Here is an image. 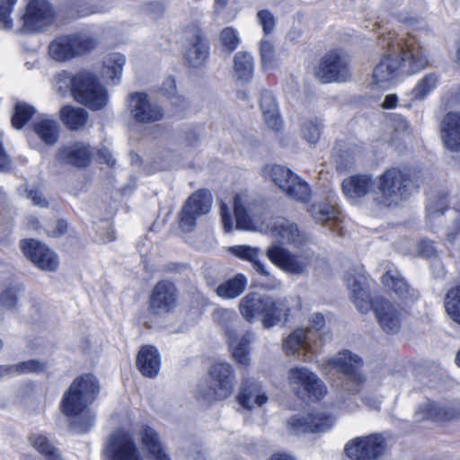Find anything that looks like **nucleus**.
Here are the masks:
<instances>
[{"label": "nucleus", "instance_id": "1", "mask_svg": "<svg viewBox=\"0 0 460 460\" xmlns=\"http://www.w3.org/2000/svg\"><path fill=\"white\" fill-rule=\"evenodd\" d=\"M347 288L351 291V299L359 312L367 313L373 308L381 329L394 334L399 332L402 325V314L388 301L382 300L373 305L367 288V278L362 267L348 271L345 276Z\"/></svg>", "mask_w": 460, "mask_h": 460}, {"label": "nucleus", "instance_id": "2", "mask_svg": "<svg viewBox=\"0 0 460 460\" xmlns=\"http://www.w3.org/2000/svg\"><path fill=\"white\" fill-rule=\"evenodd\" d=\"M379 44L394 53L402 72L407 75L419 73L429 66L426 49L414 36H398L389 31L379 39Z\"/></svg>", "mask_w": 460, "mask_h": 460}, {"label": "nucleus", "instance_id": "3", "mask_svg": "<svg viewBox=\"0 0 460 460\" xmlns=\"http://www.w3.org/2000/svg\"><path fill=\"white\" fill-rule=\"evenodd\" d=\"M99 392L100 385L94 376L85 374L75 378L63 395L62 412L68 417L81 415L96 399Z\"/></svg>", "mask_w": 460, "mask_h": 460}, {"label": "nucleus", "instance_id": "4", "mask_svg": "<svg viewBox=\"0 0 460 460\" xmlns=\"http://www.w3.org/2000/svg\"><path fill=\"white\" fill-rule=\"evenodd\" d=\"M234 370L228 363H216L209 369L208 380L201 382L196 390L198 400L212 402L228 397L234 388Z\"/></svg>", "mask_w": 460, "mask_h": 460}, {"label": "nucleus", "instance_id": "5", "mask_svg": "<svg viewBox=\"0 0 460 460\" xmlns=\"http://www.w3.org/2000/svg\"><path fill=\"white\" fill-rule=\"evenodd\" d=\"M417 183L410 174L397 168L386 170L379 178V202L385 206H397L406 199Z\"/></svg>", "mask_w": 460, "mask_h": 460}, {"label": "nucleus", "instance_id": "6", "mask_svg": "<svg viewBox=\"0 0 460 460\" xmlns=\"http://www.w3.org/2000/svg\"><path fill=\"white\" fill-rule=\"evenodd\" d=\"M96 44V40L85 33L63 34L49 43L48 50L54 61L65 63L92 51Z\"/></svg>", "mask_w": 460, "mask_h": 460}, {"label": "nucleus", "instance_id": "7", "mask_svg": "<svg viewBox=\"0 0 460 460\" xmlns=\"http://www.w3.org/2000/svg\"><path fill=\"white\" fill-rule=\"evenodd\" d=\"M75 100L93 111L105 108L109 102L107 89L90 71H80L75 75Z\"/></svg>", "mask_w": 460, "mask_h": 460}, {"label": "nucleus", "instance_id": "8", "mask_svg": "<svg viewBox=\"0 0 460 460\" xmlns=\"http://www.w3.org/2000/svg\"><path fill=\"white\" fill-rule=\"evenodd\" d=\"M267 174L288 198L300 203L309 201L311 198L310 186L289 169L275 164L269 168Z\"/></svg>", "mask_w": 460, "mask_h": 460}, {"label": "nucleus", "instance_id": "9", "mask_svg": "<svg viewBox=\"0 0 460 460\" xmlns=\"http://www.w3.org/2000/svg\"><path fill=\"white\" fill-rule=\"evenodd\" d=\"M266 255L280 270L294 275L306 274L314 261V255L311 252L294 254L277 243L267 249Z\"/></svg>", "mask_w": 460, "mask_h": 460}, {"label": "nucleus", "instance_id": "10", "mask_svg": "<svg viewBox=\"0 0 460 460\" xmlns=\"http://www.w3.org/2000/svg\"><path fill=\"white\" fill-rule=\"evenodd\" d=\"M213 198L207 190H198L185 201L179 213V227L184 233L192 232L197 221L208 214L212 207Z\"/></svg>", "mask_w": 460, "mask_h": 460}, {"label": "nucleus", "instance_id": "11", "mask_svg": "<svg viewBox=\"0 0 460 460\" xmlns=\"http://www.w3.org/2000/svg\"><path fill=\"white\" fill-rule=\"evenodd\" d=\"M361 367V358L348 350L337 353L326 362V368L336 370L346 376L343 389L354 394L360 390L363 377L358 372Z\"/></svg>", "mask_w": 460, "mask_h": 460}, {"label": "nucleus", "instance_id": "12", "mask_svg": "<svg viewBox=\"0 0 460 460\" xmlns=\"http://www.w3.org/2000/svg\"><path fill=\"white\" fill-rule=\"evenodd\" d=\"M55 15L48 0H27L25 11L21 17L22 22L19 31L38 32L52 24Z\"/></svg>", "mask_w": 460, "mask_h": 460}, {"label": "nucleus", "instance_id": "13", "mask_svg": "<svg viewBox=\"0 0 460 460\" xmlns=\"http://www.w3.org/2000/svg\"><path fill=\"white\" fill-rule=\"evenodd\" d=\"M344 450L354 460H376L386 453L387 444L382 435L372 434L349 440Z\"/></svg>", "mask_w": 460, "mask_h": 460}, {"label": "nucleus", "instance_id": "14", "mask_svg": "<svg viewBox=\"0 0 460 460\" xmlns=\"http://www.w3.org/2000/svg\"><path fill=\"white\" fill-rule=\"evenodd\" d=\"M288 381L292 389L300 396L320 399L327 393L324 383L316 374L306 367L291 368L288 373Z\"/></svg>", "mask_w": 460, "mask_h": 460}, {"label": "nucleus", "instance_id": "15", "mask_svg": "<svg viewBox=\"0 0 460 460\" xmlns=\"http://www.w3.org/2000/svg\"><path fill=\"white\" fill-rule=\"evenodd\" d=\"M350 74L349 58L343 51L331 50L322 58L318 75L323 82H345Z\"/></svg>", "mask_w": 460, "mask_h": 460}, {"label": "nucleus", "instance_id": "16", "mask_svg": "<svg viewBox=\"0 0 460 460\" xmlns=\"http://www.w3.org/2000/svg\"><path fill=\"white\" fill-rule=\"evenodd\" d=\"M103 455L108 460H144L132 436L117 430L107 440Z\"/></svg>", "mask_w": 460, "mask_h": 460}, {"label": "nucleus", "instance_id": "17", "mask_svg": "<svg viewBox=\"0 0 460 460\" xmlns=\"http://www.w3.org/2000/svg\"><path fill=\"white\" fill-rule=\"evenodd\" d=\"M415 418L417 420L449 422L460 418V407L454 402L428 400L418 406Z\"/></svg>", "mask_w": 460, "mask_h": 460}, {"label": "nucleus", "instance_id": "18", "mask_svg": "<svg viewBox=\"0 0 460 460\" xmlns=\"http://www.w3.org/2000/svg\"><path fill=\"white\" fill-rule=\"evenodd\" d=\"M178 305V290L169 280H161L153 288L149 297V310L152 314L164 315L172 313Z\"/></svg>", "mask_w": 460, "mask_h": 460}, {"label": "nucleus", "instance_id": "19", "mask_svg": "<svg viewBox=\"0 0 460 460\" xmlns=\"http://www.w3.org/2000/svg\"><path fill=\"white\" fill-rule=\"evenodd\" d=\"M20 247L27 259L40 270L56 271L59 266L58 255L45 244L35 239H25L20 243Z\"/></svg>", "mask_w": 460, "mask_h": 460}, {"label": "nucleus", "instance_id": "20", "mask_svg": "<svg viewBox=\"0 0 460 460\" xmlns=\"http://www.w3.org/2000/svg\"><path fill=\"white\" fill-rule=\"evenodd\" d=\"M314 330L306 332L305 329L299 328L289 334L283 341V349L287 355H300L302 359L307 361L311 359L307 354L314 353L320 347L321 342L313 339Z\"/></svg>", "mask_w": 460, "mask_h": 460}, {"label": "nucleus", "instance_id": "21", "mask_svg": "<svg viewBox=\"0 0 460 460\" xmlns=\"http://www.w3.org/2000/svg\"><path fill=\"white\" fill-rule=\"evenodd\" d=\"M129 109L132 118L138 123H154L164 117L161 107L143 93H135L130 95Z\"/></svg>", "mask_w": 460, "mask_h": 460}, {"label": "nucleus", "instance_id": "22", "mask_svg": "<svg viewBox=\"0 0 460 460\" xmlns=\"http://www.w3.org/2000/svg\"><path fill=\"white\" fill-rule=\"evenodd\" d=\"M402 72L399 59L387 49L375 65L372 72V84L378 88L389 87Z\"/></svg>", "mask_w": 460, "mask_h": 460}, {"label": "nucleus", "instance_id": "23", "mask_svg": "<svg viewBox=\"0 0 460 460\" xmlns=\"http://www.w3.org/2000/svg\"><path fill=\"white\" fill-rule=\"evenodd\" d=\"M184 58L192 66H202L208 58V46L201 31L194 28L186 31Z\"/></svg>", "mask_w": 460, "mask_h": 460}, {"label": "nucleus", "instance_id": "24", "mask_svg": "<svg viewBox=\"0 0 460 460\" xmlns=\"http://www.w3.org/2000/svg\"><path fill=\"white\" fill-rule=\"evenodd\" d=\"M267 227L271 236L279 243L298 246L305 241V236L300 233L296 225L284 217L271 218L267 224Z\"/></svg>", "mask_w": 460, "mask_h": 460}, {"label": "nucleus", "instance_id": "25", "mask_svg": "<svg viewBox=\"0 0 460 460\" xmlns=\"http://www.w3.org/2000/svg\"><path fill=\"white\" fill-rule=\"evenodd\" d=\"M261 314L263 328L269 329L278 324L289 314V306L285 297L265 295Z\"/></svg>", "mask_w": 460, "mask_h": 460}, {"label": "nucleus", "instance_id": "26", "mask_svg": "<svg viewBox=\"0 0 460 460\" xmlns=\"http://www.w3.org/2000/svg\"><path fill=\"white\" fill-rule=\"evenodd\" d=\"M90 147L84 143L61 147L57 154V161L61 164H71L76 167L87 166L91 161Z\"/></svg>", "mask_w": 460, "mask_h": 460}, {"label": "nucleus", "instance_id": "27", "mask_svg": "<svg viewBox=\"0 0 460 460\" xmlns=\"http://www.w3.org/2000/svg\"><path fill=\"white\" fill-rule=\"evenodd\" d=\"M269 397L261 385L256 381H246L242 384L237 400L241 406L247 410L261 407Z\"/></svg>", "mask_w": 460, "mask_h": 460}, {"label": "nucleus", "instance_id": "28", "mask_svg": "<svg viewBox=\"0 0 460 460\" xmlns=\"http://www.w3.org/2000/svg\"><path fill=\"white\" fill-rule=\"evenodd\" d=\"M138 436L150 460H171L158 433L153 428L143 426Z\"/></svg>", "mask_w": 460, "mask_h": 460}, {"label": "nucleus", "instance_id": "29", "mask_svg": "<svg viewBox=\"0 0 460 460\" xmlns=\"http://www.w3.org/2000/svg\"><path fill=\"white\" fill-rule=\"evenodd\" d=\"M442 139L445 146L452 151H460V113H447L441 126Z\"/></svg>", "mask_w": 460, "mask_h": 460}, {"label": "nucleus", "instance_id": "30", "mask_svg": "<svg viewBox=\"0 0 460 460\" xmlns=\"http://www.w3.org/2000/svg\"><path fill=\"white\" fill-rule=\"evenodd\" d=\"M229 346L233 358L243 366L250 363V343L252 341V333L246 332L241 335H235L232 330L227 331Z\"/></svg>", "mask_w": 460, "mask_h": 460}, {"label": "nucleus", "instance_id": "31", "mask_svg": "<svg viewBox=\"0 0 460 460\" xmlns=\"http://www.w3.org/2000/svg\"><path fill=\"white\" fill-rule=\"evenodd\" d=\"M160 355L154 346H143L137 357V366L140 373L147 377H155L160 369Z\"/></svg>", "mask_w": 460, "mask_h": 460}, {"label": "nucleus", "instance_id": "32", "mask_svg": "<svg viewBox=\"0 0 460 460\" xmlns=\"http://www.w3.org/2000/svg\"><path fill=\"white\" fill-rule=\"evenodd\" d=\"M254 202L245 194L241 193L234 198V212L235 227L238 229L249 230L252 228V215Z\"/></svg>", "mask_w": 460, "mask_h": 460}, {"label": "nucleus", "instance_id": "33", "mask_svg": "<svg viewBox=\"0 0 460 460\" xmlns=\"http://www.w3.org/2000/svg\"><path fill=\"white\" fill-rule=\"evenodd\" d=\"M260 107L266 125L273 129L279 130L282 119L279 116L276 99L270 91H262L260 98Z\"/></svg>", "mask_w": 460, "mask_h": 460}, {"label": "nucleus", "instance_id": "34", "mask_svg": "<svg viewBox=\"0 0 460 460\" xmlns=\"http://www.w3.org/2000/svg\"><path fill=\"white\" fill-rule=\"evenodd\" d=\"M373 187V181L367 175H355L342 181L341 188L344 195L351 200L365 196Z\"/></svg>", "mask_w": 460, "mask_h": 460}, {"label": "nucleus", "instance_id": "35", "mask_svg": "<svg viewBox=\"0 0 460 460\" xmlns=\"http://www.w3.org/2000/svg\"><path fill=\"white\" fill-rule=\"evenodd\" d=\"M264 294L250 292L239 301V311L243 318L248 323L254 322L257 316H261Z\"/></svg>", "mask_w": 460, "mask_h": 460}, {"label": "nucleus", "instance_id": "36", "mask_svg": "<svg viewBox=\"0 0 460 460\" xmlns=\"http://www.w3.org/2000/svg\"><path fill=\"white\" fill-rule=\"evenodd\" d=\"M233 254L252 263L253 269L262 276H269L264 264L260 260L261 251L249 245H235L231 247Z\"/></svg>", "mask_w": 460, "mask_h": 460}, {"label": "nucleus", "instance_id": "37", "mask_svg": "<svg viewBox=\"0 0 460 460\" xmlns=\"http://www.w3.org/2000/svg\"><path fill=\"white\" fill-rule=\"evenodd\" d=\"M33 130L48 145H53L58 138L57 121L42 117L33 123Z\"/></svg>", "mask_w": 460, "mask_h": 460}, {"label": "nucleus", "instance_id": "38", "mask_svg": "<svg viewBox=\"0 0 460 460\" xmlns=\"http://www.w3.org/2000/svg\"><path fill=\"white\" fill-rule=\"evenodd\" d=\"M246 284V278L243 274H237L233 279L220 284L216 292L223 298L233 299L244 291Z\"/></svg>", "mask_w": 460, "mask_h": 460}, {"label": "nucleus", "instance_id": "39", "mask_svg": "<svg viewBox=\"0 0 460 460\" xmlns=\"http://www.w3.org/2000/svg\"><path fill=\"white\" fill-rule=\"evenodd\" d=\"M382 283L400 298H405L410 293L408 284L396 270L386 271L382 277Z\"/></svg>", "mask_w": 460, "mask_h": 460}, {"label": "nucleus", "instance_id": "40", "mask_svg": "<svg viewBox=\"0 0 460 460\" xmlns=\"http://www.w3.org/2000/svg\"><path fill=\"white\" fill-rule=\"evenodd\" d=\"M253 74L252 57L246 52H238L234 58V76L238 80L249 81Z\"/></svg>", "mask_w": 460, "mask_h": 460}, {"label": "nucleus", "instance_id": "41", "mask_svg": "<svg viewBox=\"0 0 460 460\" xmlns=\"http://www.w3.org/2000/svg\"><path fill=\"white\" fill-rule=\"evenodd\" d=\"M125 63L126 58L124 55L116 52L109 54L103 61V76L117 83L121 76Z\"/></svg>", "mask_w": 460, "mask_h": 460}, {"label": "nucleus", "instance_id": "42", "mask_svg": "<svg viewBox=\"0 0 460 460\" xmlns=\"http://www.w3.org/2000/svg\"><path fill=\"white\" fill-rule=\"evenodd\" d=\"M60 118L70 129H78L86 123L88 112L82 108L65 106L60 111Z\"/></svg>", "mask_w": 460, "mask_h": 460}, {"label": "nucleus", "instance_id": "43", "mask_svg": "<svg viewBox=\"0 0 460 460\" xmlns=\"http://www.w3.org/2000/svg\"><path fill=\"white\" fill-rule=\"evenodd\" d=\"M31 446L41 455L46 460H63L59 451L55 447L48 438L42 434H32L30 437Z\"/></svg>", "mask_w": 460, "mask_h": 460}, {"label": "nucleus", "instance_id": "44", "mask_svg": "<svg viewBox=\"0 0 460 460\" xmlns=\"http://www.w3.org/2000/svg\"><path fill=\"white\" fill-rule=\"evenodd\" d=\"M439 75L435 73H428L423 75L415 84L411 92L413 100H423L438 84Z\"/></svg>", "mask_w": 460, "mask_h": 460}, {"label": "nucleus", "instance_id": "45", "mask_svg": "<svg viewBox=\"0 0 460 460\" xmlns=\"http://www.w3.org/2000/svg\"><path fill=\"white\" fill-rule=\"evenodd\" d=\"M444 307L448 317L460 324V284L447 290L444 298Z\"/></svg>", "mask_w": 460, "mask_h": 460}, {"label": "nucleus", "instance_id": "46", "mask_svg": "<svg viewBox=\"0 0 460 460\" xmlns=\"http://www.w3.org/2000/svg\"><path fill=\"white\" fill-rule=\"evenodd\" d=\"M113 0H76L75 7L81 16L103 13L112 7Z\"/></svg>", "mask_w": 460, "mask_h": 460}, {"label": "nucleus", "instance_id": "47", "mask_svg": "<svg viewBox=\"0 0 460 460\" xmlns=\"http://www.w3.org/2000/svg\"><path fill=\"white\" fill-rule=\"evenodd\" d=\"M309 212L317 222L323 224L327 221L337 220L339 214L334 204L326 202L312 205Z\"/></svg>", "mask_w": 460, "mask_h": 460}, {"label": "nucleus", "instance_id": "48", "mask_svg": "<svg viewBox=\"0 0 460 460\" xmlns=\"http://www.w3.org/2000/svg\"><path fill=\"white\" fill-rule=\"evenodd\" d=\"M335 423V419L324 412H314L310 414V433L328 431Z\"/></svg>", "mask_w": 460, "mask_h": 460}, {"label": "nucleus", "instance_id": "49", "mask_svg": "<svg viewBox=\"0 0 460 460\" xmlns=\"http://www.w3.org/2000/svg\"><path fill=\"white\" fill-rule=\"evenodd\" d=\"M75 75H71L69 73L63 71L55 76V90L60 95H66L71 91L73 96H75Z\"/></svg>", "mask_w": 460, "mask_h": 460}, {"label": "nucleus", "instance_id": "50", "mask_svg": "<svg viewBox=\"0 0 460 460\" xmlns=\"http://www.w3.org/2000/svg\"><path fill=\"white\" fill-rule=\"evenodd\" d=\"M322 132V123L317 119H306L302 123L301 134L310 144L318 142Z\"/></svg>", "mask_w": 460, "mask_h": 460}, {"label": "nucleus", "instance_id": "51", "mask_svg": "<svg viewBox=\"0 0 460 460\" xmlns=\"http://www.w3.org/2000/svg\"><path fill=\"white\" fill-rule=\"evenodd\" d=\"M35 113V110L31 105L24 102H18L14 107V113L12 117L13 126L20 129Z\"/></svg>", "mask_w": 460, "mask_h": 460}, {"label": "nucleus", "instance_id": "52", "mask_svg": "<svg viewBox=\"0 0 460 460\" xmlns=\"http://www.w3.org/2000/svg\"><path fill=\"white\" fill-rule=\"evenodd\" d=\"M324 327V318L321 314H314L311 317V326L305 329L306 332L314 330L313 339H316L321 345L331 339L330 333Z\"/></svg>", "mask_w": 460, "mask_h": 460}, {"label": "nucleus", "instance_id": "53", "mask_svg": "<svg viewBox=\"0 0 460 460\" xmlns=\"http://www.w3.org/2000/svg\"><path fill=\"white\" fill-rule=\"evenodd\" d=\"M287 428L290 435L310 432V414L291 417L287 422Z\"/></svg>", "mask_w": 460, "mask_h": 460}, {"label": "nucleus", "instance_id": "54", "mask_svg": "<svg viewBox=\"0 0 460 460\" xmlns=\"http://www.w3.org/2000/svg\"><path fill=\"white\" fill-rule=\"evenodd\" d=\"M45 364L38 360H28L15 365H9L10 375L39 373L45 369Z\"/></svg>", "mask_w": 460, "mask_h": 460}, {"label": "nucleus", "instance_id": "55", "mask_svg": "<svg viewBox=\"0 0 460 460\" xmlns=\"http://www.w3.org/2000/svg\"><path fill=\"white\" fill-rule=\"evenodd\" d=\"M260 51L263 69L269 70L273 68L276 58L272 43L268 40H262L260 44Z\"/></svg>", "mask_w": 460, "mask_h": 460}, {"label": "nucleus", "instance_id": "56", "mask_svg": "<svg viewBox=\"0 0 460 460\" xmlns=\"http://www.w3.org/2000/svg\"><path fill=\"white\" fill-rule=\"evenodd\" d=\"M394 139L403 140L411 136L412 130L410 123L403 117L394 115L392 119Z\"/></svg>", "mask_w": 460, "mask_h": 460}, {"label": "nucleus", "instance_id": "57", "mask_svg": "<svg viewBox=\"0 0 460 460\" xmlns=\"http://www.w3.org/2000/svg\"><path fill=\"white\" fill-rule=\"evenodd\" d=\"M222 46L228 51H234L240 44L237 31L232 27L223 29L219 35Z\"/></svg>", "mask_w": 460, "mask_h": 460}, {"label": "nucleus", "instance_id": "58", "mask_svg": "<svg viewBox=\"0 0 460 460\" xmlns=\"http://www.w3.org/2000/svg\"><path fill=\"white\" fill-rule=\"evenodd\" d=\"M18 0H0V22L4 29L13 28V20L9 17Z\"/></svg>", "mask_w": 460, "mask_h": 460}, {"label": "nucleus", "instance_id": "59", "mask_svg": "<svg viewBox=\"0 0 460 460\" xmlns=\"http://www.w3.org/2000/svg\"><path fill=\"white\" fill-rule=\"evenodd\" d=\"M257 19L265 35H268L274 31L276 19L270 11H259L257 13Z\"/></svg>", "mask_w": 460, "mask_h": 460}, {"label": "nucleus", "instance_id": "60", "mask_svg": "<svg viewBox=\"0 0 460 460\" xmlns=\"http://www.w3.org/2000/svg\"><path fill=\"white\" fill-rule=\"evenodd\" d=\"M447 204L445 197L431 199L427 208L429 220L435 219L438 216L441 215L447 208Z\"/></svg>", "mask_w": 460, "mask_h": 460}, {"label": "nucleus", "instance_id": "61", "mask_svg": "<svg viewBox=\"0 0 460 460\" xmlns=\"http://www.w3.org/2000/svg\"><path fill=\"white\" fill-rule=\"evenodd\" d=\"M17 291L13 288H7L0 294V304L8 309L14 308L17 304Z\"/></svg>", "mask_w": 460, "mask_h": 460}, {"label": "nucleus", "instance_id": "62", "mask_svg": "<svg viewBox=\"0 0 460 460\" xmlns=\"http://www.w3.org/2000/svg\"><path fill=\"white\" fill-rule=\"evenodd\" d=\"M220 216L225 231L230 232L234 228V220L231 217V208L224 202L220 204Z\"/></svg>", "mask_w": 460, "mask_h": 460}, {"label": "nucleus", "instance_id": "63", "mask_svg": "<svg viewBox=\"0 0 460 460\" xmlns=\"http://www.w3.org/2000/svg\"><path fill=\"white\" fill-rule=\"evenodd\" d=\"M417 252L420 256L432 258L437 255V250L431 241L422 240L417 246Z\"/></svg>", "mask_w": 460, "mask_h": 460}, {"label": "nucleus", "instance_id": "64", "mask_svg": "<svg viewBox=\"0 0 460 460\" xmlns=\"http://www.w3.org/2000/svg\"><path fill=\"white\" fill-rule=\"evenodd\" d=\"M213 316L216 322L222 325H226L235 317V313L233 310L218 308L214 311Z\"/></svg>", "mask_w": 460, "mask_h": 460}]
</instances>
